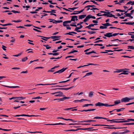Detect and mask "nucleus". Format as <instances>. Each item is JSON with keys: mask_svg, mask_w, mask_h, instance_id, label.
Instances as JSON below:
<instances>
[{"mask_svg": "<svg viewBox=\"0 0 134 134\" xmlns=\"http://www.w3.org/2000/svg\"><path fill=\"white\" fill-rule=\"evenodd\" d=\"M25 98V97H14V99L16 100H21Z\"/></svg>", "mask_w": 134, "mask_h": 134, "instance_id": "ddd939ff", "label": "nucleus"}, {"mask_svg": "<svg viewBox=\"0 0 134 134\" xmlns=\"http://www.w3.org/2000/svg\"><path fill=\"white\" fill-rule=\"evenodd\" d=\"M109 29H119V30H122V29H121L120 28H117L116 27H110Z\"/></svg>", "mask_w": 134, "mask_h": 134, "instance_id": "5fc2aeb1", "label": "nucleus"}, {"mask_svg": "<svg viewBox=\"0 0 134 134\" xmlns=\"http://www.w3.org/2000/svg\"><path fill=\"white\" fill-rule=\"evenodd\" d=\"M57 83H52L51 84H37L35 86H39V85H43V86H45L47 85H54L57 84Z\"/></svg>", "mask_w": 134, "mask_h": 134, "instance_id": "f8f14e48", "label": "nucleus"}, {"mask_svg": "<svg viewBox=\"0 0 134 134\" xmlns=\"http://www.w3.org/2000/svg\"><path fill=\"white\" fill-rule=\"evenodd\" d=\"M124 125H133V122L130 123H126L125 124H123Z\"/></svg>", "mask_w": 134, "mask_h": 134, "instance_id": "4c0bfd02", "label": "nucleus"}, {"mask_svg": "<svg viewBox=\"0 0 134 134\" xmlns=\"http://www.w3.org/2000/svg\"><path fill=\"white\" fill-rule=\"evenodd\" d=\"M126 15H124V16H128L129 17L130 15H131V14L130 13H126V14H125Z\"/></svg>", "mask_w": 134, "mask_h": 134, "instance_id": "69168bd1", "label": "nucleus"}, {"mask_svg": "<svg viewBox=\"0 0 134 134\" xmlns=\"http://www.w3.org/2000/svg\"><path fill=\"white\" fill-rule=\"evenodd\" d=\"M96 120H85L82 121H80L79 122H96Z\"/></svg>", "mask_w": 134, "mask_h": 134, "instance_id": "2eb2a0df", "label": "nucleus"}, {"mask_svg": "<svg viewBox=\"0 0 134 134\" xmlns=\"http://www.w3.org/2000/svg\"><path fill=\"white\" fill-rule=\"evenodd\" d=\"M2 86H3L6 87H7L10 88H16L19 87L18 86H7L6 85H2Z\"/></svg>", "mask_w": 134, "mask_h": 134, "instance_id": "a211bd4d", "label": "nucleus"}, {"mask_svg": "<svg viewBox=\"0 0 134 134\" xmlns=\"http://www.w3.org/2000/svg\"><path fill=\"white\" fill-rule=\"evenodd\" d=\"M127 47L128 49H134V47L133 46H129Z\"/></svg>", "mask_w": 134, "mask_h": 134, "instance_id": "e433bc0d", "label": "nucleus"}, {"mask_svg": "<svg viewBox=\"0 0 134 134\" xmlns=\"http://www.w3.org/2000/svg\"><path fill=\"white\" fill-rule=\"evenodd\" d=\"M49 20H53L54 21H55V22L56 23H61L63 22L62 21V20H56L54 19H49Z\"/></svg>", "mask_w": 134, "mask_h": 134, "instance_id": "b1692460", "label": "nucleus"}, {"mask_svg": "<svg viewBox=\"0 0 134 134\" xmlns=\"http://www.w3.org/2000/svg\"><path fill=\"white\" fill-rule=\"evenodd\" d=\"M28 58L27 57H26L25 58H23L22 59V62H25V61Z\"/></svg>", "mask_w": 134, "mask_h": 134, "instance_id": "79ce46f5", "label": "nucleus"}, {"mask_svg": "<svg viewBox=\"0 0 134 134\" xmlns=\"http://www.w3.org/2000/svg\"><path fill=\"white\" fill-rule=\"evenodd\" d=\"M74 87V86H72L68 88H57L55 89V90L56 89H58L59 90H68L72 88H73Z\"/></svg>", "mask_w": 134, "mask_h": 134, "instance_id": "1a4fd4ad", "label": "nucleus"}, {"mask_svg": "<svg viewBox=\"0 0 134 134\" xmlns=\"http://www.w3.org/2000/svg\"><path fill=\"white\" fill-rule=\"evenodd\" d=\"M125 131L124 132H114L112 133L111 134H124L127 133L130 131L128 130H123L122 131Z\"/></svg>", "mask_w": 134, "mask_h": 134, "instance_id": "f03ea898", "label": "nucleus"}, {"mask_svg": "<svg viewBox=\"0 0 134 134\" xmlns=\"http://www.w3.org/2000/svg\"><path fill=\"white\" fill-rule=\"evenodd\" d=\"M21 54H22L21 53H20L18 54L13 55V56L17 57L20 56L21 55Z\"/></svg>", "mask_w": 134, "mask_h": 134, "instance_id": "09e8293b", "label": "nucleus"}, {"mask_svg": "<svg viewBox=\"0 0 134 134\" xmlns=\"http://www.w3.org/2000/svg\"><path fill=\"white\" fill-rule=\"evenodd\" d=\"M33 30L34 31H36L37 32H42L41 31L39 30H38L34 28L33 29Z\"/></svg>", "mask_w": 134, "mask_h": 134, "instance_id": "e2e57ef3", "label": "nucleus"}, {"mask_svg": "<svg viewBox=\"0 0 134 134\" xmlns=\"http://www.w3.org/2000/svg\"><path fill=\"white\" fill-rule=\"evenodd\" d=\"M104 13L102 14V15H103V16H107L108 14H109V13H110V12L104 11Z\"/></svg>", "mask_w": 134, "mask_h": 134, "instance_id": "a878e982", "label": "nucleus"}, {"mask_svg": "<svg viewBox=\"0 0 134 134\" xmlns=\"http://www.w3.org/2000/svg\"><path fill=\"white\" fill-rule=\"evenodd\" d=\"M12 22H16V23H18V22H20L21 21V20H12Z\"/></svg>", "mask_w": 134, "mask_h": 134, "instance_id": "de8ad7c7", "label": "nucleus"}, {"mask_svg": "<svg viewBox=\"0 0 134 134\" xmlns=\"http://www.w3.org/2000/svg\"><path fill=\"white\" fill-rule=\"evenodd\" d=\"M6 48V47L4 45H2V48L5 51L6 50V49L5 48Z\"/></svg>", "mask_w": 134, "mask_h": 134, "instance_id": "bf43d9fd", "label": "nucleus"}, {"mask_svg": "<svg viewBox=\"0 0 134 134\" xmlns=\"http://www.w3.org/2000/svg\"><path fill=\"white\" fill-rule=\"evenodd\" d=\"M107 27H105V26H100V29H107Z\"/></svg>", "mask_w": 134, "mask_h": 134, "instance_id": "4d7b16f0", "label": "nucleus"}, {"mask_svg": "<svg viewBox=\"0 0 134 134\" xmlns=\"http://www.w3.org/2000/svg\"><path fill=\"white\" fill-rule=\"evenodd\" d=\"M84 10V9H83L81 10H80V11H74V12H78L77 13L79 14V13H81Z\"/></svg>", "mask_w": 134, "mask_h": 134, "instance_id": "ea45409f", "label": "nucleus"}, {"mask_svg": "<svg viewBox=\"0 0 134 134\" xmlns=\"http://www.w3.org/2000/svg\"><path fill=\"white\" fill-rule=\"evenodd\" d=\"M108 126V127L113 126H114V125H103V124H96V125H94V126Z\"/></svg>", "mask_w": 134, "mask_h": 134, "instance_id": "dca6fc26", "label": "nucleus"}, {"mask_svg": "<svg viewBox=\"0 0 134 134\" xmlns=\"http://www.w3.org/2000/svg\"><path fill=\"white\" fill-rule=\"evenodd\" d=\"M75 107L74 108H65V109H64V110H70L72 109H73V108H75Z\"/></svg>", "mask_w": 134, "mask_h": 134, "instance_id": "3c124183", "label": "nucleus"}, {"mask_svg": "<svg viewBox=\"0 0 134 134\" xmlns=\"http://www.w3.org/2000/svg\"><path fill=\"white\" fill-rule=\"evenodd\" d=\"M123 72H122L121 73V74H119V75H121V74H125V75H127L128 74V73L127 72H129V71L127 70H125Z\"/></svg>", "mask_w": 134, "mask_h": 134, "instance_id": "aec40b11", "label": "nucleus"}, {"mask_svg": "<svg viewBox=\"0 0 134 134\" xmlns=\"http://www.w3.org/2000/svg\"><path fill=\"white\" fill-rule=\"evenodd\" d=\"M114 110H116V111L117 112H118L122 111V109H121V108L119 109H114Z\"/></svg>", "mask_w": 134, "mask_h": 134, "instance_id": "864d4df0", "label": "nucleus"}, {"mask_svg": "<svg viewBox=\"0 0 134 134\" xmlns=\"http://www.w3.org/2000/svg\"><path fill=\"white\" fill-rule=\"evenodd\" d=\"M65 124L59 123H55V124H47V125H64Z\"/></svg>", "mask_w": 134, "mask_h": 134, "instance_id": "6ab92c4d", "label": "nucleus"}, {"mask_svg": "<svg viewBox=\"0 0 134 134\" xmlns=\"http://www.w3.org/2000/svg\"><path fill=\"white\" fill-rule=\"evenodd\" d=\"M60 36H51V38L52 39H55L53 40V41H55L56 40H57L59 39L58 38H60Z\"/></svg>", "mask_w": 134, "mask_h": 134, "instance_id": "39448f33", "label": "nucleus"}, {"mask_svg": "<svg viewBox=\"0 0 134 134\" xmlns=\"http://www.w3.org/2000/svg\"><path fill=\"white\" fill-rule=\"evenodd\" d=\"M130 4H131V5H134V1H130L127 3L126 4V5H128Z\"/></svg>", "mask_w": 134, "mask_h": 134, "instance_id": "5701e85b", "label": "nucleus"}, {"mask_svg": "<svg viewBox=\"0 0 134 134\" xmlns=\"http://www.w3.org/2000/svg\"><path fill=\"white\" fill-rule=\"evenodd\" d=\"M113 16H114L112 14L110 13H109V14H108L107 16V17H113Z\"/></svg>", "mask_w": 134, "mask_h": 134, "instance_id": "c9c22d12", "label": "nucleus"}, {"mask_svg": "<svg viewBox=\"0 0 134 134\" xmlns=\"http://www.w3.org/2000/svg\"><path fill=\"white\" fill-rule=\"evenodd\" d=\"M93 95V93L92 91H90L89 94V96L90 97H92Z\"/></svg>", "mask_w": 134, "mask_h": 134, "instance_id": "c756f323", "label": "nucleus"}, {"mask_svg": "<svg viewBox=\"0 0 134 134\" xmlns=\"http://www.w3.org/2000/svg\"><path fill=\"white\" fill-rule=\"evenodd\" d=\"M95 105L96 106L101 107L102 106H105V104L103 103L100 102H98L95 104Z\"/></svg>", "mask_w": 134, "mask_h": 134, "instance_id": "20e7f679", "label": "nucleus"}, {"mask_svg": "<svg viewBox=\"0 0 134 134\" xmlns=\"http://www.w3.org/2000/svg\"><path fill=\"white\" fill-rule=\"evenodd\" d=\"M14 117H19L20 116H25V114H22L20 115H16L15 116H13Z\"/></svg>", "mask_w": 134, "mask_h": 134, "instance_id": "603ef678", "label": "nucleus"}, {"mask_svg": "<svg viewBox=\"0 0 134 134\" xmlns=\"http://www.w3.org/2000/svg\"><path fill=\"white\" fill-rule=\"evenodd\" d=\"M70 80H68L66 81H61V82H59V83H65V82H67L69 81Z\"/></svg>", "mask_w": 134, "mask_h": 134, "instance_id": "49530a36", "label": "nucleus"}, {"mask_svg": "<svg viewBox=\"0 0 134 134\" xmlns=\"http://www.w3.org/2000/svg\"><path fill=\"white\" fill-rule=\"evenodd\" d=\"M82 27L83 26L82 25H81L79 27H77L76 26V28L74 30L77 32H81V30H79L82 28Z\"/></svg>", "mask_w": 134, "mask_h": 134, "instance_id": "0eeeda50", "label": "nucleus"}, {"mask_svg": "<svg viewBox=\"0 0 134 134\" xmlns=\"http://www.w3.org/2000/svg\"><path fill=\"white\" fill-rule=\"evenodd\" d=\"M57 92H58V94H56L54 95L55 96H64L63 93L61 91Z\"/></svg>", "mask_w": 134, "mask_h": 134, "instance_id": "423d86ee", "label": "nucleus"}, {"mask_svg": "<svg viewBox=\"0 0 134 134\" xmlns=\"http://www.w3.org/2000/svg\"><path fill=\"white\" fill-rule=\"evenodd\" d=\"M89 16H90V19L91 18H92L95 19L96 18L95 16H93L91 15H89Z\"/></svg>", "mask_w": 134, "mask_h": 134, "instance_id": "6e6d98bb", "label": "nucleus"}, {"mask_svg": "<svg viewBox=\"0 0 134 134\" xmlns=\"http://www.w3.org/2000/svg\"><path fill=\"white\" fill-rule=\"evenodd\" d=\"M113 33L112 32L107 33L106 34H104V35L105 37H110L112 36V34Z\"/></svg>", "mask_w": 134, "mask_h": 134, "instance_id": "9d476101", "label": "nucleus"}, {"mask_svg": "<svg viewBox=\"0 0 134 134\" xmlns=\"http://www.w3.org/2000/svg\"><path fill=\"white\" fill-rule=\"evenodd\" d=\"M120 100H118L115 101L114 103L115 104H118L120 103Z\"/></svg>", "mask_w": 134, "mask_h": 134, "instance_id": "c85d7f7f", "label": "nucleus"}, {"mask_svg": "<svg viewBox=\"0 0 134 134\" xmlns=\"http://www.w3.org/2000/svg\"><path fill=\"white\" fill-rule=\"evenodd\" d=\"M71 32H69V33H66L65 34V35H74L72 34H71Z\"/></svg>", "mask_w": 134, "mask_h": 134, "instance_id": "13d9d810", "label": "nucleus"}, {"mask_svg": "<svg viewBox=\"0 0 134 134\" xmlns=\"http://www.w3.org/2000/svg\"><path fill=\"white\" fill-rule=\"evenodd\" d=\"M104 128L109 129H116L115 127H105Z\"/></svg>", "mask_w": 134, "mask_h": 134, "instance_id": "c03bdc74", "label": "nucleus"}, {"mask_svg": "<svg viewBox=\"0 0 134 134\" xmlns=\"http://www.w3.org/2000/svg\"><path fill=\"white\" fill-rule=\"evenodd\" d=\"M71 21V20H68V21H64V23H71V21Z\"/></svg>", "mask_w": 134, "mask_h": 134, "instance_id": "0e129e2a", "label": "nucleus"}, {"mask_svg": "<svg viewBox=\"0 0 134 134\" xmlns=\"http://www.w3.org/2000/svg\"><path fill=\"white\" fill-rule=\"evenodd\" d=\"M43 45L44 46L46 47V48L47 49H49L51 48V47L49 46V45Z\"/></svg>", "mask_w": 134, "mask_h": 134, "instance_id": "72a5a7b5", "label": "nucleus"}, {"mask_svg": "<svg viewBox=\"0 0 134 134\" xmlns=\"http://www.w3.org/2000/svg\"><path fill=\"white\" fill-rule=\"evenodd\" d=\"M71 21L75 22V18H77L78 16H71Z\"/></svg>", "mask_w": 134, "mask_h": 134, "instance_id": "f3484780", "label": "nucleus"}, {"mask_svg": "<svg viewBox=\"0 0 134 134\" xmlns=\"http://www.w3.org/2000/svg\"><path fill=\"white\" fill-rule=\"evenodd\" d=\"M79 130H80V128H77V129H71V130H70V131H77Z\"/></svg>", "mask_w": 134, "mask_h": 134, "instance_id": "473e14b6", "label": "nucleus"}, {"mask_svg": "<svg viewBox=\"0 0 134 134\" xmlns=\"http://www.w3.org/2000/svg\"><path fill=\"white\" fill-rule=\"evenodd\" d=\"M130 121H134V119H127V120H125V122H129Z\"/></svg>", "mask_w": 134, "mask_h": 134, "instance_id": "cd10ccee", "label": "nucleus"}, {"mask_svg": "<svg viewBox=\"0 0 134 134\" xmlns=\"http://www.w3.org/2000/svg\"><path fill=\"white\" fill-rule=\"evenodd\" d=\"M130 100L129 98L128 97H125L122 98L121 99V102H129Z\"/></svg>", "mask_w": 134, "mask_h": 134, "instance_id": "7ed1b4c3", "label": "nucleus"}, {"mask_svg": "<svg viewBox=\"0 0 134 134\" xmlns=\"http://www.w3.org/2000/svg\"><path fill=\"white\" fill-rule=\"evenodd\" d=\"M97 65L96 64H93V63H89L88 64H87V65H84L83 66H79V67H77V68H81V67H85V66H88V65Z\"/></svg>", "mask_w": 134, "mask_h": 134, "instance_id": "9b49d317", "label": "nucleus"}, {"mask_svg": "<svg viewBox=\"0 0 134 134\" xmlns=\"http://www.w3.org/2000/svg\"><path fill=\"white\" fill-rule=\"evenodd\" d=\"M70 98L69 97H64L63 98L58 99V101L60 102V101H63L64 100H65L66 99H69Z\"/></svg>", "mask_w": 134, "mask_h": 134, "instance_id": "6e6552de", "label": "nucleus"}, {"mask_svg": "<svg viewBox=\"0 0 134 134\" xmlns=\"http://www.w3.org/2000/svg\"><path fill=\"white\" fill-rule=\"evenodd\" d=\"M12 25V24L11 23H8L7 24H1V25L3 26H6L8 25Z\"/></svg>", "mask_w": 134, "mask_h": 134, "instance_id": "7c9ffc66", "label": "nucleus"}, {"mask_svg": "<svg viewBox=\"0 0 134 134\" xmlns=\"http://www.w3.org/2000/svg\"><path fill=\"white\" fill-rule=\"evenodd\" d=\"M88 100H87V99H81V100H80V102H82L83 101H88Z\"/></svg>", "mask_w": 134, "mask_h": 134, "instance_id": "338daca9", "label": "nucleus"}, {"mask_svg": "<svg viewBox=\"0 0 134 134\" xmlns=\"http://www.w3.org/2000/svg\"><path fill=\"white\" fill-rule=\"evenodd\" d=\"M101 24L105 26V27H107V26H109V23H106L105 24L102 23Z\"/></svg>", "mask_w": 134, "mask_h": 134, "instance_id": "bb28decb", "label": "nucleus"}, {"mask_svg": "<svg viewBox=\"0 0 134 134\" xmlns=\"http://www.w3.org/2000/svg\"><path fill=\"white\" fill-rule=\"evenodd\" d=\"M52 11H49L47 12V13H55L56 12L54 11H55L56 10H51Z\"/></svg>", "mask_w": 134, "mask_h": 134, "instance_id": "58836bf2", "label": "nucleus"}, {"mask_svg": "<svg viewBox=\"0 0 134 134\" xmlns=\"http://www.w3.org/2000/svg\"><path fill=\"white\" fill-rule=\"evenodd\" d=\"M115 105V104L113 105H108V104L105 103V107H111L114 106Z\"/></svg>", "mask_w": 134, "mask_h": 134, "instance_id": "2f4dec72", "label": "nucleus"}, {"mask_svg": "<svg viewBox=\"0 0 134 134\" xmlns=\"http://www.w3.org/2000/svg\"><path fill=\"white\" fill-rule=\"evenodd\" d=\"M97 25V24H91L89 25V26H86V28H88V29H91V27H93L94 26V25Z\"/></svg>", "mask_w": 134, "mask_h": 134, "instance_id": "4468645a", "label": "nucleus"}, {"mask_svg": "<svg viewBox=\"0 0 134 134\" xmlns=\"http://www.w3.org/2000/svg\"><path fill=\"white\" fill-rule=\"evenodd\" d=\"M124 119H118L115 120H108V121H111L110 123H112L113 122H115V123H123L125 122V120L124 121H115V120H123Z\"/></svg>", "mask_w": 134, "mask_h": 134, "instance_id": "f257e3e1", "label": "nucleus"}, {"mask_svg": "<svg viewBox=\"0 0 134 134\" xmlns=\"http://www.w3.org/2000/svg\"><path fill=\"white\" fill-rule=\"evenodd\" d=\"M10 12H13L14 13H20V12H18V11H16L14 10H12L11 11H10Z\"/></svg>", "mask_w": 134, "mask_h": 134, "instance_id": "8fccbe9b", "label": "nucleus"}, {"mask_svg": "<svg viewBox=\"0 0 134 134\" xmlns=\"http://www.w3.org/2000/svg\"><path fill=\"white\" fill-rule=\"evenodd\" d=\"M93 73L91 72L87 73L86 74V76H88L89 75L92 74Z\"/></svg>", "mask_w": 134, "mask_h": 134, "instance_id": "a19ab883", "label": "nucleus"}, {"mask_svg": "<svg viewBox=\"0 0 134 134\" xmlns=\"http://www.w3.org/2000/svg\"><path fill=\"white\" fill-rule=\"evenodd\" d=\"M86 16V15H79V19H83Z\"/></svg>", "mask_w": 134, "mask_h": 134, "instance_id": "412c9836", "label": "nucleus"}, {"mask_svg": "<svg viewBox=\"0 0 134 134\" xmlns=\"http://www.w3.org/2000/svg\"><path fill=\"white\" fill-rule=\"evenodd\" d=\"M78 8V7H73L72 8H68V9L70 10H74L75 9H77Z\"/></svg>", "mask_w": 134, "mask_h": 134, "instance_id": "a18cd8bd", "label": "nucleus"}, {"mask_svg": "<svg viewBox=\"0 0 134 134\" xmlns=\"http://www.w3.org/2000/svg\"><path fill=\"white\" fill-rule=\"evenodd\" d=\"M88 32L90 34H94L96 33V32L94 31H88Z\"/></svg>", "mask_w": 134, "mask_h": 134, "instance_id": "f704fd0d", "label": "nucleus"}, {"mask_svg": "<svg viewBox=\"0 0 134 134\" xmlns=\"http://www.w3.org/2000/svg\"><path fill=\"white\" fill-rule=\"evenodd\" d=\"M108 46L109 47V46H118V44H112V45H110V44H109L108 45Z\"/></svg>", "mask_w": 134, "mask_h": 134, "instance_id": "052dcab7", "label": "nucleus"}, {"mask_svg": "<svg viewBox=\"0 0 134 134\" xmlns=\"http://www.w3.org/2000/svg\"><path fill=\"white\" fill-rule=\"evenodd\" d=\"M116 11H117L120 12H124V10H122L119 9H116Z\"/></svg>", "mask_w": 134, "mask_h": 134, "instance_id": "774afa93", "label": "nucleus"}, {"mask_svg": "<svg viewBox=\"0 0 134 134\" xmlns=\"http://www.w3.org/2000/svg\"><path fill=\"white\" fill-rule=\"evenodd\" d=\"M67 68H62V69L59 70L60 71V73H62V72H63L66 69H67Z\"/></svg>", "mask_w": 134, "mask_h": 134, "instance_id": "393cba45", "label": "nucleus"}, {"mask_svg": "<svg viewBox=\"0 0 134 134\" xmlns=\"http://www.w3.org/2000/svg\"><path fill=\"white\" fill-rule=\"evenodd\" d=\"M90 17L89 15H87L85 18L84 20L83 21L85 22H86L87 21L89 20V19H90Z\"/></svg>", "mask_w": 134, "mask_h": 134, "instance_id": "4be33fe9", "label": "nucleus"}, {"mask_svg": "<svg viewBox=\"0 0 134 134\" xmlns=\"http://www.w3.org/2000/svg\"><path fill=\"white\" fill-rule=\"evenodd\" d=\"M128 34L129 35H130L131 36V38H134V35L130 34L129 33H128Z\"/></svg>", "mask_w": 134, "mask_h": 134, "instance_id": "680f3d73", "label": "nucleus"}, {"mask_svg": "<svg viewBox=\"0 0 134 134\" xmlns=\"http://www.w3.org/2000/svg\"><path fill=\"white\" fill-rule=\"evenodd\" d=\"M95 1H95L94 0H91V1H90V2H92L93 3H94V4H95L97 5H99V4H97V3L95 2Z\"/></svg>", "mask_w": 134, "mask_h": 134, "instance_id": "37998d69", "label": "nucleus"}]
</instances>
